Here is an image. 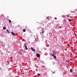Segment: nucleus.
<instances>
[{"label":"nucleus","mask_w":77,"mask_h":77,"mask_svg":"<svg viewBox=\"0 0 77 77\" xmlns=\"http://www.w3.org/2000/svg\"><path fill=\"white\" fill-rule=\"evenodd\" d=\"M71 12L72 13H73V11H71Z\"/></svg>","instance_id":"nucleus-24"},{"label":"nucleus","mask_w":77,"mask_h":77,"mask_svg":"<svg viewBox=\"0 0 77 77\" xmlns=\"http://www.w3.org/2000/svg\"><path fill=\"white\" fill-rule=\"evenodd\" d=\"M9 22L10 23H11V20H9Z\"/></svg>","instance_id":"nucleus-15"},{"label":"nucleus","mask_w":77,"mask_h":77,"mask_svg":"<svg viewBox=\"0 0 77 77\" xmlns=\"http://www.w3.org/2000/svg\"><path fill=\"white\" fill-rule=\"evenodd\" d=\"M1 17H4V15L3 14H1Z\"/></svg>","instance_id":"nucleus-16"},{"label":"nucleus","mask_w":77,"mask_h":77,"mask_svg":"<svg viewBox=\"0 0 77 77\" xmlns=\"http://www.w3.org/2000/svg\"><path fill=\"white\" fill-rule=\"evenodd\" d=\"M19 52H20V53H23V50H21Z\"/></svg>","instance_id":"nucleus-13"},{"label":"nucleus","mask_w":77,"mask_h":77,"mask_svg":"<svg viewBox=\"0 0 77 77\" xmlns=\"http://www.w3.org/2000/svg\"><path fill=\"white\" fill-rule=\"evenodd\" d=\"M10 58L11 59H13V57H11Z\"/></svg>","instance_id":"nucleus-18"},{"label":"nucleus","mask_w":77,"mask_h":77,"mask_svg":"<svg viewBox=\"0 0 77 77\" xmlns=\"http://www.w3.org/2000/svg\"><path fill=\"white\" fill-rule=\"evenodd\" d=\"M52 56L53 57H54V59H56V58H57L56 56L52 54Z\"/></svg>","instance_id":"nucleus-4"},{"label":"nucleus","mask_w":77,"mask_h":77,"mask_svg":"<svg viewBox=\"0 0 77 77\" xmlns=\"http://www.w3.org/2000/svg\"><path fill=\"white\" fill-rule=\"evenodd\" d=\"M26 45V43H25L24 44V46H25V45Z\"/></svg>","instance_id":"nucleus-20"},{"label":"nucleus","mask_w":77,"mask_h":77,"mask_svg":"<svg viewBox=\"0 0 77 77\" xmlns=\"http://www.w3.org/2000/svg\"><path fill=\"white\" fill-rule=\"evenodd\" d=\"M64 22H66V20H64Z\"/></svg>","instance_id":"nucleus-27"},{"label":"nucleus","mask_w":77,"mask_h":77,"mask_svg":"<svg viewBox=\"0 0 77 77\" xmlns=\"http://www.w3.org/2000/svg\"><path fill=\"white\" fill-rule=\"evenodd\" d=\"M74 50H75V51L76 50V49H75V48L74 49Z\"/></svg>","instance_id":"nucleus-22"},{"label":"nucleus","mask_w":77,"mask_h":77,"mask_svg":"<svg viewBox=\"0 0 77 77\" xmlns=\"http://www.w3.org/2000/svg\"><path fill=\"white\" fill-rule=\"evenodd\" d=\"M26 29H23V31L24 32H26Z\"/></svg>","instance_id":"nucleus-17"},{"label":"nucleus","mask_w":77,"mask_h":77,"mask_svg":"<svg viewBox=\"0 0 77 77\" xmlns=\"http://www.w3.org/2000/svg\"><path fill=\"white\" fill-rule=\"evenodd\" d=\"M73 13H75V11H73Z\"/></svg>","instance_id":"nucleus-21"},{"label":"nucleus","mask_w":77,"mask_h":77,"mask_svg":"<svg viewBox=\"0 0 77 77\" xmlns=\"http://www.w3.org/2000/svg\"><path fill=\"white\" fill-rule=\"evenodd\" d=\"M60 28H61L62 27H61V26H60Z\"/></svg>","instance_id":"nucleus-25"},{"label":"nucleus","mask_w":77,"mask_h":77,"mask_svg":"<svg viewBox=\"0 0 77 77\" xmlns=\"http://www.w3.org/2000/svg\"><path fill=\"white\" fill-rule=\"evenodd\" d=\"M45 50H47V49H46V48L45 49Z\"/></svg>","instance_id":"nucleus-26"},{"label":"nucleus","mask_w":77,"mask_h":77,"mask_svg":"<svg viewBox=\"0 0 77 77\" xmlns=\"http://www.w3.org/2000/svg\"><path fill=\"white\" fill-rule=\"evenodd\" d=\"M25 50H27V45H26L25 46Z\"/></svg>","instance_id":"nucleus-9"},{"label":"nucleus","mask_w":77,"mask_h":77,"mask_svg":"<svg viewBox=\"0 0 77 77\" xmlns=\"http://www.w3.org/2000/svg\"><path fill=\"white\" fill-rule=\"evenodd\" d=\"M51 18V17H47V19L48 20H50Z\"/></svg>","instance_id":"nucleus-2"},{"label":"nucleus","mask_w":77,"mask_h":77,"mask_svg":"<svg viewBox=\"0 0 77 77\" xmlns=\"http://www.w3.org/2000/svg\"><path fill=\"white\" fill-rule=\"evenodd\" d=\"M42 34H43V33H44L45 32V31H44V30H42Z\"/></svg>","instance_id":"nucleus-8"},{"label":"nucleus","mask_w":77,"mask_h":77,"mask_svg":"<svg viewBox=\"0 0 77 77\" xmlns=\"http://www.w3.org/2000/svg\"><path fill=\"white\" fill-rule=\"evenodd\" d=\"M11 33L12 35H14H14H15V33H14V32H11Z\"/></svg>","instance_id":"nucleus-7"},{"label":"nucleus","mask_w":77,"mask_h":77,"mask_svg":"<svg viewBox=\"0 0 77 77\" xmlns=\"http://www.w3.org/2000/svg\"><path fill=\"white\" fill-rule=\"evenodd\" d=\"M3 29H4V30H5L6 29V28L5 27H4L3 28Z\"/></svg>","instance_id":"nucleus-10"},{"label":"nucleus","mask_w":77,"mask_h":77,"mask_svg":"<svg viewBox=\"0 0 77 77\" xmlns=\"http://www.w3.org/2000/svg\"><path fill=\"white\" fill-rule=\"evenodd\" d=\"M31 49L32 50V51H34V52H36V50H35V49H33V48H32V47H31Z\"/></svg>","instance_id":"nucleus-1"},{"label":"nucleus","mask_w":77,"mask_h":77,"mask_svg":"<svg viewBox=\"0 0 77 77\" xmlns=\"http://www.w3.org/2000/svg\"><path fill=\"white\" fill-rule=\"evenodd\" d=\"M54 19H55V20H57V18L56 17H55Z\"/></svg>","instance_id":"nucleus-19"},{"label":"nucleus","mask_w":77,"mask_h":77,"mask_svg":"<svg viewBox=\"0 0 77 77\" xmlns=\"http://www.w3.org/2000/svg\"><path fill=\"white\" fill-rule=\"evenodd\" d=\"M6 32H7L8 33H10L9 31H8V29H6Z\"/></svg>","instance_id":"nucleus-12"},{"label":"nucleus","mask_w":77,"mask_h":77,"mask_svg":"<svg viewBox=\"0 0 77 77\" xmlns=\"http://www.w3.org/2000/svg\"><path fill=\"white\" fill-rule=\"evenodd\" d=\"M21 50H23V49H22Z\"/></svg>","instance_id":"nucleus-28"},{"label":"nucleus","mask_w":77,"mask_h":77,"mask_svg":"<svg viewBox=\"0 0 77 77\" xmlns=\"http://www.w3.org/2000/svg\"><path fill=\"white\" fill-rule=\"evenodd\" d=\"M54 54V55H56V53L55 52V51H53V54Z\"/></svg>","instance_id":"nucleus-3"},{"label":"nucleus","mask_w":77,"mask_h":77,"mask_svg":"<svg viewBox=\"0 0 77 77\" xmlns=\"http://www.w3.org/2000/svg\"><path fill=\"white\" fill-rule=\"evenodd\" d=\"M19 55H21V56L23 55V54H22V53H21V52H19Z\"/></svg>","instance_id":"nucleus-6"},{"label":"nucleus","mask_w":77,"mask_h":77,"mask_svg":"<svg viewBox=\"0 0 77 77\" xmlns=\"http://www.w3.org/2000/svg\"><path fill=\"white\" fill-rule=\"evenodd\" d=\"M35 66H36L37 68H38V66H37V65Z\"/></svg>","instance_id":"nucleus-23"},{"label":"nucleus","mask_w":77,"mask_h":77,"mask_svg":"<svg viewBox=\"0 0 77 77\" xmlns=\"http://www.w3.org/2000/svg\"><path fill=\"white\" fill-rule=\"evenodd\" d=\"M36 56L37 57H39V56H40V55L39 54H37L36 55Z\"/></svg>","instance_id":"nucleus-5"},{"label":"nucleus","mask_w":77,"mask_h":77,"mask_svg":"<svg viewBox=\"0 0 77 77\" xmlns=\"http://www.w3.org/2000/svg\"><path fill=\"white\" fill-rule=\"evenodd\" d=\"M68 20L69 22H70V21H71V19H69Z\"/></svg>","instance_id":"nucleus-14"},{"label":"nucleus","mask_w":77,"mask_h":77,"mask_svg":"<svg viewBox=\"0 0 77 77\" xmlns=\"http://www.w3.org/2000/svg\"><path fill=\"white\" fill-rule=\"evenodd\" d=\"M70 72L72 73V69H70Z\"/></svg>","instance_id":"nucleus-11"}]
</instances>
